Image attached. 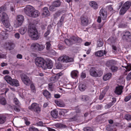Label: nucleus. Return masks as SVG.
Instances as JSON below:
<instances>
[{"label":"nucleus","mask_w":131,"mask_h":131,"mask_svg":"<svg viewBox=\"0 0 131 131\" xmlns=\"http://www.w3.org/2000/svg\"><path fill=\"white\" fill-rule=\"evenodd\" d=\"M27 30V28L26 27H22L19 29V32L20 34L22 35L24 34Z\"/></svg>","instance_id":"c85d7f7f"},{"label":"nucleus","mask_w":131,"mask_h":131,"mask_svg":"<svg viewBox=\"0 0 131 131\" xmlns=\"http://www.w3.org/2000/svg\"><path fill=\"white\" fill-rule=\"evenodd\" d=\"M112 74L111 73H110L104 75L103 77L104 81H106L108 80L111 77Z\"/></svg>","instance_id":"bb28decb"},{"label":"nucleus","mask_w":131,"mask_h":131,"mask_svg":"<svg viewBox=\"0 0 131 131\" xmlns=\"http://www.w3.org/2000/svg\"><path fill=\"white\" fill-rule=\"evenodd\" d=\"M37 50L41 51L42 50L45 48L44 46L42 45H39V46H38Z\"/></svg>","instance_id":"c03bdc74"},{"label":"nucleus","mask_w":131,"mask_h":131,"mask_svg":"<svg viewBox=\"0 0 131 131\" xmlns=\"http://www.w3.org/2000/svg\"><path fill=\"white\" fill-rule=\"evenodd\" d=\"M64 17L63 16H61V19L60 20L59 22L58 23V24L60 26H61L62 24L63 23L64 21Z\"/></svg>","instance_id":"09e8293b"},{"label":"nucleus","mask_w":131,"mask_h":131,"mask_svg":"<svg viewBox=\"0 0 131 131\" xmlns=\"http://www.w3.org/2000/svg\"><path fill=\"white\" fill-rule=\"evenodd\" d=\"M90 75L92 77H99L101 76L103 74L102 71L101 70H97L94 67H92L90 70Z\"/></svg>","instance_id":"7ed1b4c3"},{"label":"nucleus","mask_w":131,"mask_h":131,"mask_svg":"<svg viewBox=\"0 0 131 131\" xmlns=\"http://www.w3.org/2000/svg\"><path fill=\"white\" fill-rule=\"evenodd\" d=\"M55 126L56 127L59 128H66L67 127V126L65 125L60 123H57L56 124Z\"/></svg>","instance_id":"2f4dec72"},{"label":"nucleus","mask_w":131,"mask_h":131,"mask_svg":"<svg viewBox=\"0 0 131 131\" xmlns=\"http://www.w3.org/2000/svg\"><path fill=\"white\" fill-rule=\"evenodd\" d=\"M125 68L127 70L130 71L131 70V63H128L127 64V66L125 67Z\"/></svg>","instance_id":"5fc2aeb1"},{"label":"nucleus","mask_w":131,"mask_h":131,"mask_svg":"<svg viewBox=\"0 0 131 131\" xmlns=\"http://www.w3.org/2000/svg\"><path fill=\"white\" fill-rule=\"evenodd\" d=\"M2 38L4 39H6L8 36V35L5 32L3 31L2 33Z\"/></svg>","instance_id":"a19ab883"},{"label":"nucleus","mask_w":131,"mask_h":131,"mask_svg":"<svg viewBox=\"0 0 131 131\" xmlns=\"http://www.w3.org/2000/svg\"><path fill=\"white\" fill-rule=\"evenodd\" d=\"M50 32V30H48L44 34L45 37H46L48 35Z\"/></svg>","instance_id":"0e129e2a"},{"label":"nucleus","mask_w":131,"mask_h":131,"mask_svg":"<svg viewBox=\"0 0 131 131\" xmlns=\"http://www.w3.org/2000/svg\"><path fill=\"white\" fill-rule=\"evenodd\" d=\"M131 5L130 1H127L123 5L122 8L119 11V14L121 15H123L130 8Z\"/></svg>","instance_id":"39448f33"},{"label":"nucleus","mask_w":131,"mask_h":131,"mask_svg":"<svg viewBox=\"0 0 131 131\" xmlns=\"http://www.w3.org/2000/svg\"><path fill=\"white\" fill-rule=\"evenodd\" d=\"M105 94V93L102 92L100 94L99 97V99L100 100H102Z\"/></svg>","instance_id":"603ef678"},{"label":"nucleus","mask_w":131,"mask_h":131,"mask_svg":"<svg viewBox=\"0 0 131 131\" xmlns=\"http://www.w3.org/2000/svg\"><path fill=\"white\" fill-rule=\"evenodd\" d=\"M54 6L53 5L52 6H50L49 7V9L51 11H54L55 10Z\"/></svg>","instance_id":"338daca9"},{"label":"nucleus","mask_w":131,"mask_h":131,"mask_svg":"<svg viewBox=\"0 0 131 131\" xmlns=\"http://www.w3.org/2000/svg\"><path fill=\"white\" fill-rule=\"evenodd\" d=\"M96 56L101 57L103 56V50H100L96 52L95 53Z\"/></svg>","instance_id":"72a5a7b5"},{"label":"nucleus","mask_w":131,"mask_h":131,"mask_svg":"<svg viewBox=\"0 0 131 131\" xmlns=\"http://www.w3.org/2000/svg\"><path fill=\"white\" fill-rule=\"evenodd\" d=\"M29 131H39L37 128L34 126L30 127L29 129Z\"/></svg>","instance_id":"49530a36"},{"label":"nucleus","mask_w":131,"mask_h":131,"mask_svg":"<svg viewBox=\"0 0 131 131\" xmlns=\"http://www.w3.org/2000/svg\"><path fill=\"white\" fill-rule=\"evenodd\" d=\"M126 78L127 81H129L131 80V72L128 74Z\"/></svg>","instance_id":"864d4df0"},{"label":"nucleus","mask_w":131,"mask_h":131,"mask_svg":"<svg viewBox=\"0 0 131 131\" xmlns=\"http://www.w3.org/2000/svg\"><path fill=\"white\" fill-rule=\"evenodd\" d=\"M28 32L29 36L33 40H36L39 38V36L37 30L34 25L29 24L28 28Z\"/></svg>","instance_id":"f257e3e1"},{"label":"nucleus","mask_w":131,"mask_h":131,"mask_svg":"<svg viewBox=\"0 0 131 131\" xmlns=\"http://www.w3.org/2000/svg\"><path fill=\"white\" fill-rule=\"evenodd\" d=\"M42 14L46 16H49L50 13L48 10V8L47 7H45L43 8Z\"/></svg>","instance_id":"5701e85b"},{"label":"nucleus","mask_w":131,"mask_h":131,"mask_svg":"<svg viewBox=\"0 0 131 131\" xmlns=\"http://www.w3.org/2000/svg\"><path fill=\"white\" fill-rule=\"evenodd\" d=\"M60 1L59 0H57L53 2L52 5L55 7H58L60 6Z\"/></svg>","instance_id":"c756f323"},{"label":"nucleus","mask_w":131,"mask_h":131,"mask_svg":"<svg viewBox=\"0 0 131 131\" xmlns=\"http://www.w3.org/2000/svg\"><path fill=\"white\" fill-rule=\"evenodd\" d=\"M34 9V8L32 6L29 5H27L24 9V12L27 15L30 16V14Z\"/></svg>","instance_id":"f8f14e48"},{"label":"nucleus","mask_w":131,"mask_h":131,"mask_svg":"<svg viewBox=\"0 0 131 131\" xmlns=\"http://www.w3.org/2000/svg\"><path fill=\"white\" fill-rule=\"evenodd\" d=\"M123 89V87L122 86L117 87L115 91V93L118 95L121 94L122 92V90Z\"/></svg>","instance_id":"6ab92c4d"},{"label":"nucleus","mask_w":131,"mask_h":131,"mask_svg":"<svg viewBox=\"0 0 131 131\" xmlns=\"http://www.w3.org/2000/svg\"><path fill=\"white\" fill-rule=\"evenodd\" d=\"M78 72L76 70L72 71L71 72V75L72 78H75L78 76Z\"/></svg>","instance_id":"a878e982"},{"label":"nucleus","mask_w":131,"mask_h":131,"mask_svg":"<svg viewBox=\"0 0 131 131\" xmlns=\"http://www.w3.org/2000/svg\"><path fill=\"white\" fill-rule=\"evenodd\" d=\"M83 129L84 131H93L92 128L90 127H85Z\"/></svg>","instance_id":"a18cd8bd"},{"label":"nucleus","mask_w":131,"mask_h":131,"mask_svg":"<svg viewBox=\"0 0 131 131\" xmlns=\"http://www.w3.org/2000/svg\"><path fill=\"white\" fill-rule=\"evenodd\" d=\"M13 108L15 111L17 112H19L20 111V108L16 106H14L13 107Z\"/></svg>","instance_id":"4d7b16f0"},{"label":"nucleus","mask_w":131,"mask_h":131,"mask_svg":"<svg viewBox=\"0 0 131 131\" xmlns=\"http://www.w3.org/2000/svg\"><path fill=\"white\" fill-rule=\"evenodd\" d=\"M77 120V116H74L72 118H69V121L70 122H72L76 121Z\"/></svg>","instance_id":"79ce46f5"},{"label":"nucleus","mask_w":131,"mask_h":131,"mask_svg":"<svg viewBox=\"0 0 131 131\" xmlns=\"http://www.w3.org/2000/svg\"><path fill=\"white\" fill-rule=\"evenodd\" d=\"M112 101L110 103L108 104L105 105V109H108L110 107L112 106L114 104L116 101V99L115 97H113L112 98Z\"/></svg>","instance_id":"a211bd4d"},{"label":"nucleus","mask_w":131,"mask_h":131,"mask_svg":"<svg viewBox=\"0 0 131 131\" xmlns=\"http://www.w3.org/2000/svg\"><path fill=\"white\" fill-rule=\"evenodd\" d=\"M80 19L81 24L83 26H86L88 25L89 20L87 17L82 16L81 17Z\"/></svg>","instance_id":"dca6fc26"},{"label":"nucleus","mask_w":131,"mask_h":131,"mask_svg":"<svg viewBox=\"0 0 131 131\" xmlns=\"http://www.w3.org/2000/svg\"><path fill=\"white\" fill-rule=\"evenodd\" d=\"M6 118L5 116H0V124H3L5 122Z\"/></svg>","instance_id":"4c0bfd02"},{"label":"nucleus","mask_w":131,"mask_h":131,"mask_svg":"<svg viewBox=\"0 0 131 131\" xmlns=\"http://www.w3.org/2000/svg\"><path fill=\"white\" fill-rule=\"evenodd\" d=\"M14 102L16 105H18L19 102L17 98H14Z\"/></svg>","instance_id":"bf43d9fd"},{"label":"nucleus","mask_w":131,"mask_h":131,"mask_svg":"<svg viewBox=\"0 0 131 131\" xmlns=\"http://www.w3.org/2000/svg\"><path fill=\"white\" fill-rule=\"evenodd\" d=\"M64 41L66 44L67 45H70L72 44L71 42V40H70V38L69 39H65Z\"/></svg>","instance_id":"de8ad7c7"},{"label":"nucleus","mask_w":131,"mask_h":131,"mask_svg":"<svg viewBox=\"0 0 131 131\" xmlns=\"http://www.w3.org/2000/svg\"><path fill=\"white\" fill-rule=\"evenodd\" d=\"M51 114L53 117L55 118H57L58 116V112L56 110H54L51 111Z\"/></svg>","instance_id":"b1692460"},{"label":"nucleus","mask_w":131,"mask_h":131,"mask_svg":"<svg viewBox=\"0 0 131 131\" xmlns=\"http://www.w3.org/2000/svg\"><path fill=\"white\" fill-rule=\"evenodd\" d=\"M45 61L40 57H37L35 59V63L36 65L39 67H41L43 69V66Z\"/></svg>","instance_id":"1a4fd4ad"},{"label":"nucleus","mask_w":131,"mask_h":131,"mask_svg":"<svg viewBox=\"0 0 131 131\" xmlns=\"http://www.w3.org/2000/svg\"><path fill=\"white\" fill-rule=\"evenodd\" d=\"M6 103V100L4 97H2L0 99V104L2 105H5Z\"/></svg>","instance_id":"58836bf2"},{"label":"nucleus","mask_w":131,"mask_h":131,"mask_svg":"<svg viewBox=\"0 0 131 131\" xmlns=\"http://www.w3.org/2000/svg\"><path fill=\"white\" fill-rule=\"evenodd\" d=\"M40 15V13L39 11L37 10H34V9L31 13V14H30V16L33 17H38Z\"/></svg>","instance_id":"4be33fe9"},{"label":"nucleus","mask_w":131,"mask_h":131,"mask_svg":"<svg viewBox=\"0 0 131 131\" xmlns=\"http://www.w3.org/2000/svg\"><path fill=\"white\" fill-rule=\"evenodd\" d=\"M50 79L51 82L54 83L57 81L58 79L55 75H53L50 77Z\"/></svg>","instance_id":"7c9ffc66"},{"label":"nucleus","mask_w":131,"mask_h":131,"mask_svg":"<svg viewBox=\"0 0 131 131\" xmlns=\"http://www.w3.org/2000/svg\"><path fill=\"white\" fill-rule=\"evenodd\" d=\"M28 109L35 112L39 113L40 111V108L39 105L35 103H32L30 106L28 107Z\"/></svg>","instance_id":"6e6552de"},{"label":"nucleus","mask_w":131,"mask_h":131,"mask_svg":"<svg viewBox=\"0 0 131 131\" xmlns=\"http://www.w3.org/2000/svg\"><path fill=\"white\" fill-rule=\"evenodd\" d=\"M5 10V8L4 7L2 6L0 8V17L1 16V14L3 13V12Z\"/></svg>","instance_id":"13d9d810"},{"label":"nucleus","mask_w":131,"mask_h":131,"mask_svg":"<svg viewBox=\"0 0 131 131\" xmlns=\"http://www.w3.org/2000/svg\"><path fill=\"white\" fill-rule=\"evenodd\" d=\"M49 50L48 53L50 54L54 55L56 54V52L54 50L50 49Z\"/></svg>","instance_id":"8fccbe9b"},{"label":"nucleus","mask_w":131,"mask_h":131,"mask_svg":"<svg viewBox=\"0 0 131 131\" xmlns=\"http://www.w3.org/2000/svg\"><path fill=\"white\" fill-rule=\"evenodd\" d=\"M131 98V96H126L124 99V100L125 102H127L129 101Z\"/></svg>","instance_id":"052dcab7"},{"label":"nucleus","mask_w":131,"mask_h":131,"mask_svg":"<svg viewBox=\"0 0 131 131\" xmlns=\"http://www.w3.org/2000/svg\"><path fill=\"white\" fill-rule=\"evenodd\" d=\"M21 80L24 84L27 86L29 85L31 83V81L29 77L26 74L22 73L20 74Z\"/></svg>","instance_id":"423d86ee"},{"label":"nucleus","mask_w":131,"mask_h":131,"mask_svg":"<svg viewBox=\"0 0 131 131\" xmlns=\"http://www.w3.org/2000/svg\"><path fill=\"white\" fill-rule=\"evenodd\" d=\"M53 66L52 61L51 60H48L45 61L43 66V69H51L52 68Z\"/></svg>","instance_id":"ddd939ff"},{"label":"nucleus","mask_w":131,"mask_h":131,"mask_svg":"<svg viewBox=\"0 0 131 131\" xmlns=\"http://www.w3.org/2000/svg\"><path fill=\"white\" fill-rule=\"evenodd\" d=\"M70 38V40H71V42L72 44L77 42L79 43L81 41V39L74 36H72Z\"/></svg>","instance_id":"2eb2a0df"},{"label":"nucleus","mask_w":131,"mask_h":131,"mask_svg":"<svg viewBox=\"0 0 131 131\" xmlns=\"http://www.w3.org/2000/svg\"><path fill=\"white\" fill-rule=\"evenodd\" d=\"M100 14L101 17L99 16L97 20V21L99 23H101V18L104 20L107 16V12L105 9H101L100 11Z\"/></svg>","instance_id":"0eeeda50"},{"label":"nucleus","mask_w":131,"mask_h":131,"mask_svg":"<svg viewBox=\"0 0 131 131\" xmlns=\"http://www.w3.org/2000/svg\"><path fill=\"white\" fill-rule=\"evenodd\" d=\"M97 46L99 47H102L103 45V42L101 39H99L97 42Z\"/></svg>","instance_id":"e433bc0d"},{"label":"nucleus","mask_w":131,"mask_h":131,"mask_svg":"<svg viewBox=\"0 0 131 131\" xmlns=\"http://www.w3.org/2000/svg\"><path fill=\"white\" fill-rule=\"evenodd\" d=\"M4 79L6 82L10 85H14L16 87L19 85V81L17 80L12 79L9 75L5 76Z\"/></svg>","instance_id":"20e7f679"},{"label":"nucleus","mask_w":131,"mask_h":131,"mask_svg":"<svg viewBox=\"0 0 131 131\" xmlns=\"http://www.w3.org/2000/svg\"><path fill=\"white\" fill-rule=\"evenodd\" d=\"M86 86L85 85L81 83L79 85V90L81 91H84L86 89Z\"/></svg>","instance_id":"473e14b6"},{"label":"nucleus","mask_w":131,"mask_h":131,"mask_svg":"<svg viewBox=\"0 0 131 131\" xmlns=\"http://www.w3.org/2000/svg\"><path fill=\"white\" fill-rule=\"evenodd\" d=\"M2 21L4 25L7 28H8V30L11 27L9 20V18L7 14L5 13H3L2 14Z\"/></svg>","instance_id":"f03ea898"},{"label":"nucleus","mask_w":131,"mask_h":131,"mask_svg":"<svg viewBox=\"0 0 131 131\" xmlns=\"http://www.w3.org/2000/svg\"><path fill=\"white\" fill-rule=\"evenodd\" d=\"M58 60L63 62L66 63L70 62L73 61V59L66 56L63 55L59 58Z\"/></svg>","instance_id":"9b49d317"},{"label":"nucleus","mask_w":131,"mask_h":131,"mask_svg":"<svg viewBox=\"0 0 131 131\" xmlns=\"http://www.w3.org/2000/svg\"><path fill=\"white\" fill-rule=\"evenodd\" d=\"M114 60H111L107 62L106 63V65L108 67H111L113 66V64H114Z\"/></svg>","instance_id":"c9c22d12"},{"label":"nucleus","mask_w":131,"mask_h":131,"mask_svg":"<svg viewBox=\"0 0 131 131\" xmlns=\"http://www.w3.org/2000/svg\"><path fill=\"white\" fill-rule=\"evenodd\" d=\"M112 5H110L107 6V8L108 10L110 11H111L113 10V8Z\"/></svg>","instance_id":"e2e57ef3"},{"label":"nucleus","mask_w":131,"mask_h":131,"mask_svg":"<svg viewBox=\"0 0 131 131\" xmlns=\"http://www.w3.org/2000/svg\"><path fill=\"white\" fill-rule=\"evenodd\" d=\"M90 5L94 9H97L98 7V5L96 2L94 1H91L89 2Z\"/></svg>","instance_id":"412c9836"},{"label":"nucleus","mask_w":131,"mask_h":131,"mask_svg":"<svg viewBox=\"0 0 131 131\" xmlns=\"http://www.w3.org/2000/svg\"><path fill=\"white\" fill-rule=\"evenodd\" d=\"M102 107V105H97L96 107V108L97 110H101Z\"/></svg>","instance_id":"774afa93"},{"label":"nucleus","mask_w":131,"mask_h":131,"mask_svg":"<svg viewBox=\"0 0 131 131\" xmlns=\"http://www.w3.org/2000/svg\"><path fill=\"white\" fill-rule=\"evenodd\" d=\"M122 38L124 40L127 42L131 41V33L128 31L124 32Z\"/></svg>","instance_id":"9d476101"},{"label":"nucleus","mask_w":131,"mask_h":131,"mask_svg":"<svg viewBox=\"0 0 131 131\" xmlns=\"http://www.w3.org/2000/svg\"><path fill=\"white\" fill-rule=\"evenodd\" d=\"M38 46H39V44L38 43H34L31 45V47L34 50H37Z\"/></svg>","instance_id":"f704fd0d"},{"label":"nucleus","mask_w":131,"mask_h":131,"mask_svg":"<svg viewBox=\"0 0 131 131\" xmlns=\"http://www.w3.org/2000/svg\"><path fill=\"white\" fill-rule=\"evenodd\" d=\"M43 94L47 99L50 98L51 97L50 93L46 90L43 91Z\"/></svg>","instance_id":"cd10ccee"},{"label":"nucleus","mask_w":131,"mask_h":131,"mask_svg":"<svg viewBox=\"0 0 131 131\" xmlns=\"http://www.w3.org/2000/svg\"><path fill=\"white\" fill-rule=\"evenodd\" d=\"M62 73L61 72H60L59 73L57 74L55 76L57 77V78H58V79L59 78V77L61 76L62 75Z\"/></svg>","instance_id":"69168bd1"},{"label":"nucleus","mask_w":131,"mask_h":131,"mask_svg":"<svg viewBox=\"0 0 131 131\" xmlns=\"http://www.w3.org/2000/svg\"><path fill=\"white\" fill-rule=\"evenodd\" d=\"M55 65L56 68L58 69H61L62 67L61 64L59 63H56Z\"/></svg>","instance_id":"6e6d98bb"},{"label":"nucleus","mask_w":131,"mask_h":131,"mask_svg":"<svg viewBox=\"0 0 131 131\" xmlns=\"http://www.w3.org/2000/svg\"><path fill=\"white\" fill-rule=\"evenodd\" d=\"M110 68L112 71L113 72L116 71L118 69V68L117 67L114 66H111Z\"/></svg>","instance_id":"37998d69"},{"label":"nucleus","mask_w":131,"mask_h":131,"mask_svg":"<svg viewBox=\"0 0 131 131\" xmlns=\"http://www.w3.org/2000/svg\"><path fill=\"white\" fill-rule=\"evenodd\" d=\"M81 100L83 101H87L89 100L90 97L87 95H82L80 97Z\"/></svg>","instance_id":"393cba45"},{"label":"nucleus","mask_w":131,"mask_h":131,"mask_svg":"<svg viewBox=\"0 0 131 131\" xmlns=\"http://www.w3.org/2000/svg\"><path fill=\"white\" fill-rule=\"evenodd\" d=\"M46 49L47 50H49L51 48V44L50 42H46Z\"/></svg>","instance_id":"ea45409f"},{"label":"nucleus","mask_w":131,"mask_h":131,"mask_svg":"<svg viewBox=\"0 0 131 131\" xmlns=\"http://www.w3.org/2000/svg\"><path fill=\"white\" fill-rule=\"evenodd\" d=\"M55 103L57 105L63 107L65 106V104L62 100H55Z\"/></svg>","instance_id":"aec40b11"},{"label":"nucleus","mask_w":131,"mask_h":131,"mask_svg":"<svg viewBox=\"0 0 131 131\" xmlns=\"http://www.w3.org/2000/svg\"><path fill=\"white\" fill-rule=\"evenodd\" d=\"M17 19L18 21L17 23V24H15V27H18L21 25L24 21V18L23 15H19L17 16Z\"/></svg>","instance_id":"4468645a"},{"label":"nucleus","mask_w":131,"mask_h":131,"mask_svg":"<svg viewBox=\"0 0 131 131\" xmlns=\"http://www.w3.org/2000/svg\"><path fill=\"white\" fill-rule=\"evenodd\" d=\"M37 125L38 126H44V124L41 121H40L37 123Z\"/></svg>","instance_id":"680f3d73"},{"label":"nucleus","mask_w":131,"mask_h":131,"mask_svg":"<svg viewBox=\"0 0 131 131\" xmlns=\"http://www.w3.org/2000/svg\"><path fill=\"white\" fill-rule=\"evenodd\" d=\"M4 46L7 50H11L13 49L14 45L11 42H7L5 43Z\"/></svg>","instance_id":"f3484780"},{"label":"nucleus","mask_w":131,"mask_h":131,"mask_svg":"<svg viewBox=\"0 0 131 131\" xmlns=\"http://www.w3.org/2000/svg\"><path fill=\"white\" fill-rule=\"evenodd\" d=\"M130 116V115L126 114L125 116V118L128 121H131V118Z\"/></svg>","instance_id":"3c124183"}]
</instances>
